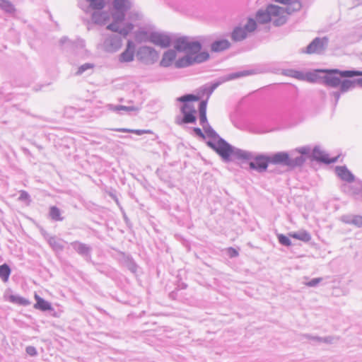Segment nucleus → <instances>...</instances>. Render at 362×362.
Returning a JSON list of instances; mask_svg holds the SVG:
<instances>
[{"mask_svg": "<svg viewBox=\"0 0 362 362\" xmlns=\"http://www.w3.org/2000/svg\"><path fill=\"white\" fill-rule=\"evenodd\" d=\"M254 74L255 71L253 70H244L230 73L221 76L217 81L211 83V85L206 84L202 86L199 88L197 95L189 93L177 98L176 100L182 103L180 107V112L182 114V117L180 118V117H177L176 123L180 125L182 124H195L197 121L195 115L197 112L193 105L189 103V102L198 101L204 95H206V99L209 100L214 90L223 83L250 76Z\"/></svg>", "mask_w": 362, "mask_h": 362, "instance_id": "obj_1", "label": "nucleus"}, {"mask_svg": "<svg viewBox=\"0 0 362 362\" xmlns=\"http://www.w3.org/2000/svg\"><path fill=\"white\" fill-rule=\"evenodd\" d=\"M317 72L323 73L324 75L321 77L322 83L332 88H338V90H332L329 92L330 96L334 98V105H337L341 94L346 93L341 88L344 79L341 80L340 78H352L355 76H362V71L359 70H339L337 69H321L317 70Z\"/></svg>", "mask_w": 362, "mask_h": 362, "instance_id": "obj_2", "label": "nucleus"}, {"mask_svg": "<svg viewBox=\"0 0 362 362\" xmlns=\"http://www.w3.org/2000/svg\"><path fill=\"white\" fill-rule=\"evenodd\" d=\"M206 145L213 149L225 162H229L232 157L235 159L248 158L250 153L247 151L237 148L228 143L222 137H218L217 141L209 140Z\"/></svg>", "mask_w": 362, "mask_h": 362, "instance_id": "obj_3", "label": "nucleus"}, {"mask_svg": "<svg viewBox=\"0 0 362 362\" xmlns=\"http://www.w3.org/2000/svg\"><path fill=\"white\" fill-rule=\"evenodd\" d=\"M283 14L284 8L282 7L269 4L265 9L258 10L256 13L255 18L259 23L264 24L270 22L272 16H279L280 18L274 22V24L278 26L285 22V19L282 17Z\"/></svg>", "mask_w": 362, "mask_h": 362, "instance_id": "obj_4", "label": "nucleus"}, {"mask_svg": "<svg viewBox=\"0 0 362 362\" xmlns=\"http://www.w3.org/2000/svg\"><path fill=\"white\" fill-rule=\"evenodd\" d=\"M174 48L179 52L195 54L201 52L202 45L199 41L190 40L189 37L182 36L175 40Z\"/></svg>", "mask_w": 362, "mask_h": 362, "instance_id": "obj_5", "label": "nucleus"}, {"mask_svg": "<svg viewBox=\"0 0 362 362\" xmlns=\"http://www.w3.org/2000/svg\"><path fill=\"white\" fill-rule=\"evenodd\" d=\"M250 153L248 158H240V160H251L249 163L251 170H256L258 173L267 171L270 163L269 155L264 153H256L247 151Z\"/></svg>", "mask_w": 362, "mask_h": 362, "instance_id": "obj_6", "label": "nucleus"}, {"mask_svg": "<svg viewBox=\"0 0 362 362\" xmlns=\"http://www.w3.org/2000/svg\"><path fill=\"white\" fill-rule=\"evenodd\" d=\"M209 58V54L207 52H201L199 53L192 54H187L185 56L179 58L175 62L176 68H184L189 66L195 63L199 64L206 61Z\"/></svg>", "mask_w": 362, "mask_h": 362, "instance_id": "obj_7", "label": "nucleus"}, {"mask_svg": "<svg viewBox=\"0 0 362 362\" xmlns=\"http://www.w3.org/2000/svg\"><path fill=\"white\" fill-rule=\"evenodd\" d=\"M257 28V23L252 18H249L244 27L236 26L233 30L230 37L233 42H240L247 37L248 33L254 32Z\"/></svg>", "mask_w": 362, "mask_h": 362, "instance_id": "obj_8", "label": "nucleus"}, {"mask_svg": "<svg viewBox=\"0 0 362 362\" xmlns=\"http://www.w3.org/2000/svg\"><path fill=\"white\" fill-rule=\"evenodd\" d=\"M136 56L145 64H153L158 59V52L152 47L142 46L137 50Z\"/></svg>", "mask_w": 362, "mask_h": 362, "instance_id": "obj_9", "label": "nucleus"}, {"mask_svg": "<svg viewBox=\"0 0 362 362\" xmlns=\"http://www.w3.org/2000/svg\"><path fill=\"white\" fill-rule=\"evenodd\" d=\"M281 74L286 76L292 77L300 81H308L310 82H315L317 79V75L316 72H306L298 71L292 69H284L281 70Z\"/></svg>", "mask_w": 362, "mask_h": 362, "instance_id": "obj_10", "label": "nucleus"}, {"mask_svg": "<svg viewBox=\"0 0 362 362\" xmlns=\"http://www.w3.org/2000/svg\"><path fill=\"white\" fill-rule=\"evenodd\" d=\"M147 40L162 48L170 47L172 42L170 35L158 32L150 33L147 37Z\"/></svg>", "mask_w": 362, "mask_h": 362, "instance_id": "obj_11", "label": "nucleus"}, {"mask_svg": "<svg viewBox=\"0 0 362 362\" xmlns=\"http://www.w3.org/2000/svg\"><path fill=\"white\" fill-rule=\"evenodd\" d=\"M329 38L327 37H315L313 41L307 46L306 53H322L324 52L328 46Z\"/></svg>", "mask_w": 362, "mask_h": 362, "instance_id": "obj_12", "label": "nucleus"}, {"mask_svg": "<svg viewBox=\"0 0 362 362\" xmlns=\"http://www.w3.org/2000/svg\"><path fill=\"white\" fill-rule=\"evenodd\" d=\"M72 249L80 256H81L86 262H91V253H92V247L81 243L80 241L76 240L73 241L70 243Z\"/></svg>", "mask_w": 362, "mask_h": 362, "instance_id": "obj_13", "label": "nucleus"}, {"mask_svg": "<svg viewBox=\"0 0 362 362\" xmlns=\"http://www.w3.org/2000/svg\"><path fill=\"white\" fill-rule=\"evenodd\" d=\"M103 47L107 52H115L122 47V37L117 34L107 35L103 42Z\"/></svg>", "mask_w": 362, "mask_h": 362, "instance_id": "obj_14", "label": "nucleus"}, {"mask_svg": "<svg viewBox=\"0 0 362 362\" xmlns=\"http://www.w3.org/2000/svg\"><path fill=\"white\" fill-rule=\"evenodd\" d=\"M41 234L47 242L51 248L55 252H62L64 248V240L57 238L55 235H51L44 229L41 230Z\"/></svg>", "mask_w": 362, "mask_h": 362, "instance_id": "obj_15", "label": "nucleus"}, {"mask_svg": "<svg viewBox=\"0 0 362 362\" xmlns=\"http://www.w3.org/2000/svg\"><path fill=\"white\" fill-rule=\"evenodd\" d=\"M135 44L132 40H128L125 49L119 56V61L121 63L131 62L134 59Z\"/></svg>", "mask_w": 362, "mask_h": 362, "instance_id": "obj_16", "label": "nucleus"}, {"mask_svg": "<svg viewBox=\"0 0 362 362\" xmlns=\"http://www.w3.org/2000/svg\"><path fill=\"white\" fill-rule=\"evenodd\" d=\"M310 156L313 160L322 162L325 164L333 163L337 160V157L330 158L329 155L321 151L318 146H315L313 148Z\"/></svg>", "mask_w": 362, "mask_h": 362, "instance_id": "obj_17", "label": "nucleus"}, {"mask_svg": "<svg viewBox=\"0 0 362 362\" xmlns=\"http://www.w3.org/2000/svg\"><path fill=\"white\" fill-rule=\"evenodd\" d=\"M119 23H120L112 21V22L109 24L106 28L114 33H117L119 35H122L124 37H125L133 30L134 25L132 23H128L123 28H121Z\"/></svg>", "mask_w": 362, "mask_h": 362, "instance_id": "obj_18", "label": "nucleus"}, {"mask_svg": "<svg viewBox=\"0 0 362 362\" xmlns=\"http://www.w3.org/2000/svg\"><path fill=\"white\" fill-rule=\"evenodd\" d=\"M289 156L286 151H279L269 155L270 163L288 167Z\"/></svg>", "mask_w": 362, "mask_h": 362, "instance_id": "obj_19", "label": "nucleus"}, {"mask_svg": "<svg viewBox=\"0 0 362 362\" xmlns=\"http://www.w3.org/2000/svg\"><path fill=\"white\" fill-rule=\"evenodd\" d=\"M89 4H85L83 1H78V6L86 13H88L90 9L101 10L105 7L103 0H85Z\"/></svg>", "mask_w": 362, "mask_h": 362, "instance_id": "obj_20", "label": "nucleus"}, {"mask_svg": "<svg viewBox=\"0 0 362 362\" xmlns=\"http://www.w3.org/2000/svg\"><path fill=\"white\" fill-rule=\"evenodd\" d=\"M337 175L344 181L352 182L354 181V175L346 166H337L335 168Z\"/></svg>", "mask_w": 362, "mask_h": 362, "instance_id": "obj_21", "label": "nucleus"}, {"mask_svg": "<svg viewBox=\"0 0 362 362\" xmlns=\"http://www.w3.org/2000/svg\"><path fill=\"white\" fill-rule=\"evenodd\" d=\"M230 43L228 40H216L211 44V50L214 52H220L228 49Z\"/></svg>", "mask_w": 362, "mask_h": 362, "instance_id": "obj_22", "label": "nucleus"}, {"mask_svg": "<svg viewBox=\"0 0 362 362\" xmlns=\"http://www.w3.org/2000/svg\"><path fill=\"white\" fill-rule=\"evenodd\" d=\"M176 51L174 49H168L163 53L160 65L163 67L170 66L176 58Z\"/></svg>", "mask_w": 362, "mask_h": 362, "instance_id": "obj_23", "label": "nucleus"}, {"mask_svg": "<svg viewBox=\"0 0 362 362\" xmlns=\"http://www.w3.org/2000/svg\"><path fill=\"white\" fill-rule=\"evenodd\" d=\"M106 107H107V110L115 112H117L118 114H122V112H121L122 110L129 112H138L140 110V108L139 107L134 106V105L125 106V105H112V104H108V105H107Z\"/></svg>", "mask_w": 362, "mask_h": 362, "instance_id": "obj_24", "label": "nucleus"}, {"mask_svg": "<svg viewBox=\"0 0 362 362\" xmlns=\"http://www.w3.org/2000/svg\"><path fill=\"white\" fill-rule=\"evenodd\" d=\"M35 299L36 303L34 305L35 309L40 310L41 311H49L52 310V305L49 302L45 300L37 294L35 295Z\"/></svg>", "mask_w": 362, "mask_h": 362, "instance_id": "obj_25", "label": "nucleus"}, {"mask_svg": "<svg viewBox=\"0 0 362 362\" xmlns=\"http://www.w3.org/2000/svg\"><path fill=\"white\" fill-rule=\"evenodd\" d=\"M122 258L121 260L123 264L128 268L132 273H136L137 271V265L134 261L132 257L129 255H127L124 252H121Z\"/></svg>", "mask_w": 362, "mask_h": 362, "instance_id": "obj_26", "label": "nucleus"}, {"mask_svg": "<svg viewBox=\"0 0 362 362\" xmlns=\"http://www.w3.org/2000/svg\"><path fill=\"white\" fill-rule=\"evenodd\" d=\"M356 86L362 87V78H358L354 80L344 79V82L342 84V90L344 91H349L355 88Z\"/></svg>", "mask_w": 362, "mask_h": 362, "instance_id": "obj_27", "label": "nucleus"}, {"mask_svg": "<svg viewBox=\"0 0 362 362\" xmlns=\"http://www.w3.org/2000/svg\"><path fill=\"white\" fill-rule=\"evenodd\" d=\"M112 6L115 11L127 12L131 8L132 4L128 0H114Z\"/></svg>", "mask_w": 362, "mask_h": 362, "instance_id": "obj_28", "label": "nucleus"}, {"mask_svg": "<svg viewBox=\"0 0 362 362\" xmlns=\"http://www.w3.org/2000/svg\"><path fill=\"white\" fill-rule=\"evenodd\" d=\"M288 235L291 238L301 240L304 243H308L311 240V235L304 230L289 233Z\"/></svg>", "mask_w": 362, "mask_h": 362, "instance_id": "obj_29", "label": "nucleus"}, {"mask_svg": "<svg viewBox=\"0 0 362 362\" xmlns=\"http://www.w3.org/2000/svg\"><path fill=\"white\" fill-rule=\"evenodd\" d=\"M341 220L346 223L352 224L357 227L362 226V216L346 215L342 216Z\"/></svg>", "mask_w": 362, "mask_h": 362, "instance_id": "obj_30", "label": "nucleus"}, {"mask_svg": "<svg viewBox=\"0 0 362 362\" xmlns=\"http://www.w3.org/2000/svg\"><path fill=\"white\" fill-rule=\"evenodd\" d=\"M286 5L284 8V13L291 14L293 12L299 11L301 7V3L297 0H290L288 3L284 4Z\"/></svg>", "mask_w": 362, "mask_h": 362, "instance_id": "obj_31", "label": "nucleus"}, {"mask_svg": "<svg viewBox=\"0 0 362 362\" xmlns=\"http://www.w3.org/2000/svg\"><path fill=\"white\" fill-rule=\"evenodd\" d=\"M99 11L100 10H98V11H94L92 13L91 19L95 24L103 25L107 20L108 16L107 13L101 12Z\"/></svg>", "mask_w": 362, "mask_h": 362, "instance_id": "obj_32", "label": "nucleus"}, {"mask_svg": "<svg viewBox=\"0 0 362 362\" xmlns=\"http://www.w3.org/2000/svg\"><path fill=\"white\" fill-rule=\"evenodd\" d=\"M293 152L291 153V156H289V163L288 168H294L296 167L302 166L305 162V157L303 156H297L296 157H293Z\"/></svg>", "mask_w": 362, "mask_h": 362, "instance_id": "obj_33", "label": "nucleus"}, {"mask_svg": "<svg viewBox=\"0 0 362 362\" xmlns=\"http://www.w3.org/2000/svg\"><path fill=\"white\" fill-rule=\"evenodd\" d=\"M305 338L313 340L319 343H325V344H332L333 343L335 337L332 336H328L325 337H320L317 336H312L310 334H305L303 335Z\"/></svg>", "mask_w": 362, "mask_h": 362, "instance_id": "obj_34", "label": "nucleus"}, {"mask_svg": "<svg viewBox=\"0 0 362 362\" xmlns=\"http://www.w3.org/2000/svg\"><path fill=\"white\" fill-rule=\"evenodd\" d=\"M49 215L51 219L54 221H62L64 219L62 216L61 210L56 206H52L49 208Z\"/></svg>", "mask_w": 362, "mask_h": 362, "instance_id": "obj_35", "label": "nucleus"}, {"mask_svg": "<svg viewBox=\"0 0 362 362\" xmlns=\"http://www.w3.org/2000/svg\"><path fill=\"white\" fill-rule=\"evenodd\" d=\"M114 131L118 132L132 133V134H135L139 136L144 134H152L153 133V132L150 129H127V128H117V129H115Z\"/></svg>", "mask_w": 362, "mask_h": 362, "instance_id": "obj_36", "label": "nucleus"}, {"mask_svg": "<svg viewBox=\"0 0 362 362\" xmlns=\"http://www.w3.org/2000/svg\"><path fill=\"white\" fill-rule=\"evenodd\" d=\"M0 8L7 13L16 11L14 5L9 0H0Z\"/></svg>", "mask_w": 362, "mask_h": 362, "instance_id": "obj_37", "label": "nucleus"}, {"mask_svg": "<svg viewBox=\"0 0 362 362\" xmlns=\"http://www.w3.org/2000/svg\"><path fill=\"white\" fill-rule=\"evenodd\" d=\"M11 272V268L6 263L0 265V278L4 282L8 281Z\"/></svg>", "mask_w": 362, "mask_h": 362, "instance_id": "obj_38", "label": "nucleus"}, {"mask_svg": "<svg viewBox=\"0 0 362 362\" xmlns=\"http://www.w3.org/2000/svg\"><path fill=\"white\" fill-rule=\"evenodd\" d=\"M205 136H207L212 141H217L218 137H221L217 132L211 127L210 124H207L203 127Z\"/></svg>", "mask_w": 362, "mask_h": 362, "instance_id": "obj_39", "label": "nucleus"}, {"mask_svg": "<svg viewBox=\"0 0 362 362\" xmlns=\"http://www.w3.org/2000/svg\"><path fill=\"white\" fill-rule=\"evenodd\" d=\"M127 12L115 11L112 13V21L118 23H122L125 19Z\"/></svg>", "mask_w": 362, "mask_h": 362, "instance_id": "obj_40", "label": "nucleus"}, {"mask_svg": "<svg viewBox=\"0 0 362 362\" xmlns=\"http://www.w3.org/2000/svg\"><path fill=\"white\" fill-rule=\"evenodd\" d=\"M94 68V64H92V63H85L82 65H81L78 68V70L76 73V75H81L83 74V73H85L86 71H88V70H93V69Z\"/></svg>", "mask_w": 362, "mask_h": 362, "instance_id": "obj_41", "label": "nucleus"}, {"mask_svg": "<svg viewBox=\"0 0 362 362\" xmlns=\"http://www.w3.org/2000/svg\"><path fill=\"white\" fill-rule=\"evenodd\" d=\"M10 300H11V302L18 303L19 305H29V300H27L26 298H23L21 296H19L12 295V296H10Z\"/></svg>", "mask_w": 362, "mask_h": 362, "instance_id": "obj_42", "label": "nucleus"}, {"mask_svg": "<svg viewBox=\"0 0 362 362\" xmlns=\"http://www.w3.org/2000/svg\"><path fill=\"white\" fill-rule=\"evenodd\" d=\"M277 238H278L279 243L281 245H282L284 246H286V247H289L291 245V241L289 239V236L288 237L284 234H279L277 235Z\"/></svg>", "mask_w": 362, "mask_h": 362, "instance_id": "obj_43", "label": "nucleus"}, {"mask_svg": "<svg viewBox=\"0 0 362 362\" xmlns=\"http://www.w3.org/2000/svg\"><path fill=\"white\" fill-rule=\"evenodd\" d=\"M295 151L299 153L300 154V156H303L304 157L310 154V148L308 146L298 148Z\"/></svg>", "mask_w": 362, "mask_h": 362, "instance_id": "obj_44", "label": "nucleus"}, {"mask_svg": "<svg viewBox=\"0 0 362 362\" xmlns=\"http://www.w3.org/2000/svg\"><path fill=\"white\" fill-rule=\"evenodd\" d=\"M18 199L23 202H27L28 203L31 201L30 194L25 190L20 191V196Z\"/></svg>", "mask_w": 362, "mask_h": 362, "instance_id": "obj_45", "label": "nucleus"}, {"mask_svg": "<svg viewBox=\"0 0 362 362\" xmlns=\"http://www.w3.org/2000/svg\"><path fill=\"white\" fill-rule=\"evenodd\" d=\"M208 100H202L199 104V114L206 113Z\"/></svg>", "mask_w": 362, "mask_h": 362, "instance_id": "obj_46", "label": "nucleus"}, {"mask_svg": "<svg viewBox=\"0 0 362 362\" xmlns=\"http://www.w3.org/2000/svg\"><path fill=\"white\" fill-rule=\"evenodd\" d=\"M322 281V278H314L306 282L305 284L308 287H315Z\"/></svg>", "mask_w": 362, "mask_h": 362, "instance_id": "obj_47", "label": "nucleus"}, {"mask_svg": "<svg viewBox=\"0 0 362 362\" xmlns=\"http://www.w3.org/2000/svg\"><path fill=\"white\" fill-rule=\"evenodd\" d=\"M199 123L202 128L209 124L207 120L206 113L199 114Z\"/></svg>", "mask_w": 362, "mask_h": 362, "instance_id": "obj_48", "label": "nucleus"}, {"mask_svg": "<svg viewBox=\"0 0 362 362\" xmlns=\"http://www.w3.org/2000/svg\"><path fill=\"white\" fill-rule=\"evenodd\" d=\"M26 354L30 356H35L37 355V349L35 346H28L25 349Z\"/></svg>", "mask_w": 362, "mask_h": 362, "instance_id": "obj_49", "label": "nucleus"}, {"mask_svg": "<svg viewBox=\"0 0 362 362\" xmlns=\"http://www.w3.org/2000/svg\"><path fill=\"white\" fill-rule=\"evenodd\" d=\"M193 132H194V134L197 136H198V137H199V138H201L202 139H205L206 136H205L204 133L202 132V130L200 128H199V127H194L193 128Z\"/></svg>", "mask_w": 362, "mask_h": 362, "instance_id": "obj_50", "label": "nucleus"}, {"mask_svg": "<svg viewBox=\"0 0 362 362\" xmlns=\"http://www.w3.org/2000/svg\"><path fill=\"white\" fill-rule=\"evenodd\" d=\"M228 255L230 257V258H233V257H236L238 256L239 253L238 252L237 250H235V248L233 247H229L228 249Z\"/></svg>", "mask_w": 362, "mask_h": 362, "instance_id": "obj_51", "label": "nucleus"}, {"mask_svg": "<svg viewBox=\"0 0 362 362\" xmlns=\"http://www.w3.org/2000/svg\"><path fill=\"white\" fill-rule=\"evenodd\" d=\"M76 47L83 48L85 47V41L82 39H78L76 42Z\"/></svg>", "mask_w": 362, "mask_h": 362, "instance_id": "obj_52", "label": "nucleus"}, {"mask_svg": "<svg viewBox=\"0 0 362 362\" xmlns=\"http://www.w3.org/2000/svg\"><path fill=\"white\" fill-rule=\"evenodd\" d=\"M69 39L66 37H64L60 40V42L62 44H64L65 42H68Z\"/></svg>", "mask_w": 362, "mask_h": 362, "instance_id": "obj_53", "label": "nucleus"}, {"mask_svg": "<svg viewBox=\"0 0 362 362\" xmlns=\"http://www.w3.org/2000/svg\"><path fill=\"white\" fill-rule=\"evenodd\" d=\"M276 2H279V3H281V4H286L288 3L290 0H275Z\"/></svg>", "mask_w": 362, "mask_h": 362, "instance_id": "obj_54", "label": "nucleus"}, {"mask_svg": "<svg viewBox=\"0 0 362 362\" xmlns=\"http://www.w3.org/2000/svg\"><path fill=\"white\" fill-rule=\"evenodd\" d=\"M269 131L267 130H257L255 132L257 133V134H264V133H266V132H268Z\"/></svg>", "mask_w": 362, "mask_h": 362, "instance_id": "obj_55", "label": "nucleus"}, {"mask_svg": "<svg viewBox=\"0 0 362 362\" xmlns=\"http://www.w3.org/2000/svg\"><path fill=\"white\" fill-rule=\"evenodd\" d=\"M322 94L323 95H325V93L324 91H322Z\"/></svg>", "mask_w": 362, "mask_h": 362, "instance_id": "obj_56", "label": "nucleus"}, {"mask_svg": "<svg viewBox=\"0 0 362 362\" xmlns=\"http://www.w3.org/2000/svg\"><path fill=\"white\" fill-rule=\"evenodd\" d=\"M115 201H116L117 204H118V200L117 198H115Z\"/></svg>", "mask_w": 362, "mask_h": 362, "instance_id": "obj_57", "label": "nucleus"}]
</instances>
